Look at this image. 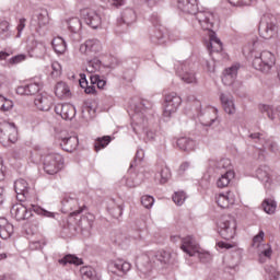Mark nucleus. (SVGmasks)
Listing matches in <instances>:
<instances>
[{"label":"nucleus","mask_w":280,"mask_h":280,"mask_svg":"<svg viewBox=\"0 0 280 280\" xmlns=\"http://www.w3.org/2000/svg\"><path fill=\"white\" fill-rule=\"evenodd\" d=\"M195 16L196 21H198L200 27L210 32L209 34V43L207 45V49L210 54H220L222 51V42L213 32V25L215 23V16L213 12L203 10V11H196L195 13H190Z\"/></svg>","instance_id":"1"},{"label":"nucleus","mask_w":280,"mask_h":280,"mask_svg":"<svg viewBox=\"0 0 280 280\" xmlns=\"http://www.w3.org/2000/svg\"><path fill=\"white\" fill-rule=\"evenodd\" d=\"M31 160L35 164L43 163L44 171L50 176L58 174L65 167V159L58 153L45 154L43 151H34L31 154Z\"/></svg>","instance_id":"2"},{"label":"nucleus","mask_w":280,"mask_h":280,"mask_svg":"<svg viewBox=\"0 0 280 280\" xmlns=\"http://www.w3.org/2000/svg\"><path fill=\"white\" fill-rule=\"evenodd\" d=\"M152 108V103L147 100L138 101L131 110V128L136 135H140L145 131V126H148V118H145V110Z\"/></svg>","instance_id":"3"},{"label":"nucleus","mask_w":280,"mask_h":280,"mask_svg":"<svg viewBox=\"0 0 280 280\" xmlns=\"http://www.w3.org/2000/svg\"><path fill=\"white\" fill-rule=\"evenodd\" d=\"M34 213H38L39 215H45V218H55L54 212L47 211L43 208H39L38 206L28 203H15L11 208V215L12 218H15L18 222H21V220H30Z\"/></svg>","instance_id":"4"},{"label":"nucleus","mask_w":280,"mask_h":280,"mask_svg":"<svg viewBox=\"0 0 280 280\" xmlns=\"http://www.w3.org/2000/svg\"><path fill=\"white\" fill-rule=\"evenodd\" d=\"M180 248L189 257H198L202 264L211 261V254L209 252H200V245L191 236L184 237Z\"/></svg>","instance_id":"5"},{"label":"nucleus","mask_w":280,"mask_h":280,"mask_svg":"<svg viewBox=\"0 0 280 280\" xmlns=\"http://www.w3.org/2000/svg\"><path fill=\"white\" fill-rule=\"evenodd\" d=\"M249 138L256 144V148L260 150V152H270L275 156H280V148L279 143L275 141L272 138H266L264 133H250Z\"/></svg>","instance_id":"6"},{"label":"nucleus","mask_w":280,"mask_h":280,"mask_svg":"<svg viewBox=\"0 0 280 280\" xmlns=\"http://www.w3.org/2000/svg\"><path fill=\"white\" fill-rule=\"evenodd\" d=\"M259 34L261 38L270 40L277 34V20L270 14H265L259 22Z\"/></svg>","instance_id":"7"},{"label":"nucleus","mask_w":280,"mask_h":280,"mask_svg":"<svg viewBox=\"0 0 280 280\" xmlns=\"http://www.w3.org/2000/svg\"><path fill=\"white\" fill-rule=\"evenodd\" d=\"M253 67L256 71L269 73L270 69L275 67V55L268 50L261 51L258 57L254 58Z\"/></svg>","instance_id":"8"},{"label":"nucleus","mask_w":280,"mask_h":280,"mask_svg":"<svg viewBox=\"0 0 280 280\" xmlns=\"http://www.w3.org/2000/svg\"><path fill=\"white\" fill-rule=\"evenodd\" d=\"M236 229L237 223L233 217H222L218 222V232L223 240H233V237H235Z\"/></svg>","instance_id":"9"},{"label":"nucleus","mask_w":280,"mask_h":280,"mask_svg":"<svg viewBox=\"0 0 280 280\" xmlns=\"http://www.w3.org/2000/svg\"><path fill=\"white\" fill-rule=\"evenodd\" d=\"M19 131L12 122L0 124V143H16Z\"/></svg>","instance_id":"10"},{"label":"nucleus","mask_w":280,"mask_h":280,"mask_svg":"<svg viewBox=\"0 0 280 280\" xmlns=\"http://www.w3.org/2000/svg\"><path fill=\"white\" fill-rule=\"evenodd\" d=\"M265 235L266 233L260 230L259 233L253 238V246L258 248L260 264L266 261L262 257H267V259L272 257V246H270V244H261L264 242Z\"/></svg>","instance_id":"11"},{"label":"nucleus","mask_w":280,"mask_h":280,"mask_svg":"<svg viewBox=\"0 0 280 280\" xmlns=\"http://www.w3.org/2000/svg\"><path fill=\"white\" fill-rule=\"evenodd\" d=\"M182 103L183 98H180L176 92L166 94L164 98L163 116L167 118L172 117V115L178 110V106H180Z\"/></svg>","instance_id":"12"},{"label":"nucleus","mask_w":280,"mask_h":280,"mask_svg":"<svg viewBox=\"0 0 280 280\" xmlns=\"http://www.w3.org/2000/svg\"><path fill=\"white\" fill-rule=\"evenodd\" d=\"M84 203L80 205V200L75 196L68 195L62 200V209L71 217L80 215L84 211Z\"/></svg>","instance_id":"13"},{"label":"nucleus","mask_w":280,"mask_h":280,"mask_svg":"<svg viewBox=\"0 0 280 280\" xmlns=\"http://www.w3.org/2000/svg\"><path fill=\"white\" fill-rule=\"evenodd\" d=\"M31 25H34L37 34H40V27L49 25V12L46 9L35 11L31 20Z\"/></svg>","instance_id":"14"},{"label":"nucleus","mask_w":280,"mask_h":280,"mask_svg":"<svg viewBox=\"0 0 280 280\" xmlns=\"http://www.w3.org/2000/svg\"><path fill=\"white\" fill-rule=\"evenodd\" d=\"M81 16L84 19L86 25H90L92 30H97L102 27V16L100 13L92 9H84L81 11Z\"/></svg>","instance_id":"15"},{"label":"nucleus","mask_w":280,"mask_h":280,"mask_svg":"<svg viewBox=\"0 0 280 280\" xmlns=\"http://www.w3.org/2000/svg\"><path fill=\"white\" fill-rule=\"evenodd\" d=\"M80 52L84 54V56H95L102 51V42L97 38L88 39L84 44L80 46Z\"/></svg>","instance_id":"16"},{"label":"nucleus","mask_w":280,"mask_h":280,"mask_svg":"<svg viewBox=\"0 0 280 280\" xmlns=\"http://www.w3.org/2000/svg\"><path fill=\"white\" fill-rule=\"evenodd\" d=\"M176 75H178V78H180V80L186 84H196L198 82V79H196V72L190 70L187 63H182L176 69Z\"/></svg>","instance_id":"17"},{"label":"nucleus","mask_w":280,"mask_h":280,"mask_svg":"<svg viewBox=\"0 0 280 280\" xmlns=\"http://www.w3.org/2000/svg\"><path fill=\"white\" fill-rule=\"evenodd\" d=\"M130 262L119 260H110L107 265L108 272L113 275H126L130 270Z\"/></svg>","instance_id":"18"},{"label":"nucleus","mask_w":280,"mask_h":280,"mask_svg":"<svg viewBox=\"0 0 280 280\" xmlns=\"http://www.w3.org/2000/svg\"><path fill=\"white\" fill-rule=\"evenodd\" d=\"M56 115H60L61 119L71 121L75 117V107L71 104H58L55 106Z\"/></svg>","instance_id":"19"},{"label":"nucleus","mask_w":280,"mask_h":280,"mask_svg":"<svg viewBox=\"0 0 280 280\" xmlns=\"http://www.w3.org/2000/svg\"><path fill=\"white\" fill-rule=\"evenodd\" d=\"M240 71V63H235L226 68L223 72L222 82L225 86H231L237 80V72Z\"/></svg>","instance_id":"20"},{"label":"nucleus","mask_w":280,"mask_h":280,"mask_svg":"<svg viewBox=\"0 0 280 280\" xmlns=\"http://www.w3.org/2000/svg\"><path fill=\"white\" fill-rule=\"evenodd\" d=\"M34 104L38 110H50L51 104H54V97L47 93H42L35 97Z\"/></svg>","instance_id":"21"},{"label":"nucleus","mask_w":280,"mask_h":280,"mask_svg":"<svg viewBox=\"0 0 280 280\" xmlns=\"http://www.w3.org/2000/svg\"><path fill=\"white\" fill-rule=\"evenodd\" d=\"M217 203L221 209H229L232 205H235V195L231 191L221 192L217 196Z\"/></svg>","instance_id":"22"},{"label":"nucleus","mask_w":280,"mask_h":280,"mask_svg":"<svg viewBox=\"0 0 280 280\" xmlns=\"http://www.w3.org/2000/svg\"><path fill=\"white\" fill-rule=\"evenodd\" d=\"M177 8L186 14L198 12V0H177Z\"/></svg>","instance_id":"23"},{"label":"nucleus","mask_w":280,"mask_h":280,"mask_svg":"<svg viewBox=\"0 0 280 280\" xmlns=\"http://www.w3.org/2000/svg\"><path fill=\"white\" fill-rule=\"evenodd\" d=\"M43 89L39 82H31L26 85H21L16 89L18 95H36Z\"/></svg>","instance_id":"24"},{"label":"nucleus","mask_w":280,"mask_h":280,"mask_svg":"<svg viewBox=\"0 0 280 280\" xmlns=\"http://www.w3.org/2000/svg\"><path fill=\"white\" fill-rule=\"evenodd\" d=\"M256 178L260 180L265 187H270L272 185V177L270 175V167L268 166H260L256 170Z\"/></svg>","instance_id":"25"},{"label":"nucleus","mask_w":280,"mask_h":280,"mask_svg":"<svg viewBox=\"0 0 280 280\" xmlns=\"http://www.w3.org/2000/svg\"><path fill=\"white\" fill-rule=\"evenodd\" d=\"M150 40L153 45H165L167 43V35L163 26L156 27L150 35Z\"/></svg>","instance_id":"26"},{"label":"nucleus","mask_w":280,"mask_h":280,"mask_svg":"<svg viewBox=\"0 0 280 280\" xmlns=\"http://www.w3.org/2000/svg\"><path fill=\"white\" fill-rule=\"evenodd\" d=\"M14 233V225L8 222V219L0 218V237L2 240H10Z\"/></svg>","instance_id":"27"},{"label":"nucleus","mask_w":280,"mask_h":280,"mask_svg":"<svg viewBox=\"0 0 280 280\" xmlns=\"http://www.w3.org/2000/svg\"><path fill=\"white\" fill-rule=\"evenodd\" d=\"M95 222V215L93 213H88L81 217L78 222V226L81 231H85V233H91V229H93V224Z\"/></svg>","instance_id":"28"},{"label":"nucleus","mask_w":280,"mask_h":280,"mask_svg":"<svg viewBox=\"0 0 280 280\" xmlns=\"http://www.w3.org/2000/svg\"><path fill=\"white\" fill-rule=\"evenodd\" d=\"M220 101H221L224 112L228 113V115H234L235 103L233 102V96H231L229 94L221 93Z\"/></svg>","instance_id":"29"},{"label":"nucleus","mask_w":280,"mask_h":280,"mask_svg":"<svg viewBox=\"0 0 280 280\" xmlns=\"http://www.w3.org/2000/svg\"><path fill=\"white\" fill-rule=\"evenodd\" d=\"M55 95L59 100H69L71 97V88L62 81L58 82L55 86Z\"/></svg>","instance_id":"30"},{"label":"nucleus","mask_w":280,"mask_h":280,"mask_svg":"<svg viewBox=\"0 0 280 280\" xmlns=\"http://www.w3.org/2000/svg\"><path fill=\"white\" fill-rule=\"evenodd\" d=\"M14 189L15 194L19 196H22L23 198H27L30 196V184H27V180L20 178L14 182Z\"/></svg>","instance_id":"31"},{"label":"nucleus","mask_w":280,"mask_h":280,"mask_svg":"<svg viewBox=\"0 0 280 280\" xmlns=\"http://www.w3.org/2000/svg\"><path fill=\"white\" fill-rule=\"evenodd\" d=\"M235 178V172L233 170L225 171V173L221 174V176L217 179V187L219 189H224V187H229L231 180Z\"/></svg>","instance_id":"32"},{"label":"nucleus","mask_w":280,"mask_h":280,"mask_svg":"<svg viewBox=\"0 0 280 280\" xmlns=\"http://www.w3.org/2000/svg\"><path fill=\"white\" fill-rule=\"evenodd\" d=\"M78 143H79L78 137L71 136L68 138H62L60 145L62 150H65L66 152H73L74 150L78 149Z\"/></svg>","instance_id":"33"},{"label":"nucleus","mask_w":280,"mask_h":280,"mask_svg":"<svg viewBox=\"0 0 280 280\" xmlns=\"http://www.w3.org/2000/svg\"><path fill=\"white\" fill-rule=\"evenodd\" d=\"M120 21L125 25H132V23H137V11L132 8L125 9L121 12Z\"/></svg>","instance_id":"34"},{"label":"nucleus","mask_w":280,"mask_h":280,"mask_svg":"<svg viewBox=\"0 0 280 280\" xmlns=\"http://www.w3.org/2000/svg\"><path fill=\"white\" fill-rule=\"evenodd\" d=\"M177 148H179V150H183L184 152H191L196 150V141L190 138H179L177 140Z\"/></svg>","instance_id":"35"},{"label":"nucleus","mask_w":280,"mask_h":280,"mask_svg":"<svg viewBox=\"0 0 280 280\" xmlns=\"http://www.w3.org/2000/svg\"><path fill=\"white\" fill-rule=\"evenodd\" d=\"M154 257L156 261H160L164 266L172 264V252L170 250L161 249L155 253Z\"/></svg>","instance_id":"36"},{"label":"nucleus","mask_w":280,"mask_h":280,"mask_svg":"<svg viewBox=\"0 0 280 280\" xmlns=\"http://www.w3.org/2000/svg\"><path fill=\"white\" fill-rule=\"evenodd\" d=\"M52 49L56 51V54H65L67 51V42L62 37H56L51 42Z\"/></svg>","instance_id":"37"},{"label":"nucleus","mask_w":280,"mask_h":280,"mask_svg":"<svg viewBox=\"0 0 280 280\" xmlns=\"http://www.w3.org/2000/svg\"><path fill=\"white\" fill-rule=\"evenodd\" d=\"M137 268L143 275H148L152 270V264L148 262V256H142L140 259L137 260Z\"/></svg>","instance_id":"38"},{"label":"nucleus","mask_w":280,"mask_h":280,"mask_svg":"<svg viewBox=\"0 0 280 280\" xmlns=\"http://www.w3.org/2000/svg\"><path fill=\"white\" fill-rule=\"evenodd\" d=\"M61 266H67V264H73L74 266H82L84 264L81 258L75 255L68 254L63 258L58 260Z\"/></svg>","instance_id":"39"},{"label":"nucleus","mask_w":280,"mask_h":280,"mask_svg":"<svg viewBox=\"0 0 280 280\" xmlns=\"http://www.w3.org/2000/svg\"><path fill=\"white\" fill-rule=\"evenodd\" d=\"M79 84L81 89H84L86 95H95V84L91 83V85H89V81H86V74H81Z\"/></svg>","instance_id":"40"},{"label":"nucleus","mask_w":280,"mask_h":280,"mask_svg":"<svg viewBox=\"0 0 280 280\" xmlns=\"http://www.w3.org/2000/svg\"><path fill=\"white\" fill-rule=\"evenodd\" d=\"M210 165L215 167V170H225V172H229V170H231V160L223 158L219 161H211Z\"/></svg>","instance_id":"41"},{"label":"nucleus","mask_w":280,"mask_h":280,"mask_svg":"<svg viewBox=\"0 0 280 280\" xmlns=\"http://www.w3.org/2000/svg\"><path fill=\"white\" fill-rule=\"evenodd\" d=\"M155 178L160 179L161 185H165L172 178V173L170 172V167L163 166L156 174Z\"/></svg>","instance_id":"42"},{"label":"nucleus","mask_w":280,"mask_h":280,"mask_svg":"<svg viewBox=\"0 0 280 280\" xmlns=\"http://www.w3.org/2000/svg\"><path fill=\"white\" fill-rule=\"evenodd\" d=\"M261 207L265 211V213H268V215H272L277 211V201L273 199H265L261 203Z\"/></svg>","instance_id":"43"},{"label":"nucleus","mask_w":280,"mask_h":280,"mask_svg":"<svg viewBox=\"0 0 280 280\" xmlns=\"http://www.w3.org/2000/svg\"><path fill=\"white\" fill-rule=\"evenodd\" d=\"M68 27L72 34H80L82 32V22L78 18H72L68 21Z\"/></svg>","instance_id":"44"},{"label":"nucleus","mask_w":280,"mask_h":280,"mask_svg":"<svg viewBox=\"0 0 280 280\" xmlns=\"http://www.w3.org/2000/svg\"><path fill=\"white\" fill-rule=\"evenodd\" d=\"M80 272L83 280H97V273L92 267H82Z\"/></svg>","instance_id":"45"},{"label":"nucleus","mask_w":280,"mask_h":280,"mask_svg":"<svg viewBox=\"0 0 280 280\" xmlns=\"http://www.w3.org/2000/svg\"><path fill=\"white\" fill-rule=\"evenodd\" d=\"M12 36V32H10V23L8 21L0 22V38L2 40H8Z\"/></svg>","instance_id":"46"},{"label":"nucleus","mask_w":280,"mask_h":280,"mask_svg":"<svg viewBox=\"0 0 280 280\" xmlns=\"http://www.w3.org/2000/svg\"><path fill=\"white\" fill-rule=\"evenodd\" d=\"M139 175L133 174L130 177H124L122 183L129 188L139 187L141 185V178H138Z\"/></svg>","instance_id":"47"},{"label":"nucleus","mask_w":280,"mask_h":280,"mask_svg":"<svg viewBox=\"0 0 280 280\" xmlns=\"http://www.w3.org/2000/svg\"><path fill=\"white\" fill-rule=\"evenodd\" d=\"M110 143V137L109 136H104L101 138H97L94 143V148L96 152H100V150H103V148H106Z\"/></svg>","instance_id":"48"},{"label":"nucleus","mask_w":280,"mask_h":280,"mask_svg":"<svg viewBox=\"0 0 280 280\" xmlns=\"http://www.w3.org/2000/svg\"><path fill=\"white\" fill-rule=\"evenodd\" d=\"M102 69V61L100 59H92L88 62L86 71L88 73H95Z\"/></svg>","instance_id":"49"},{"label":"nucleus","mask_w":280,"mask_h":280,"mask_svg":"<svg viewBox=\"0 0 280 280\" xmlns=\"http://www.w3.org/2000/svg\"><path fill=\"white\" fill-rule=\"evenodd\" d=\"M13 107L14 103L0 94V110L7 113V110H12Z\"/></svg>","instance_id":"50"},{"label":"nucleus","mask_w":280,"mask_h":280,"mask_svg":"<svg viewBox=\"0 0 280 280\" xmlns=\"http://www.w3.org/2000/svg\"><path fill=\"white\" fill-rule=\"evenodd\" d=\"M91 84H96L97 89H104L106 86V80L102 79L98 74L90 75Z\"/></svg>","instance_id":"51"},{"label":"nucleus","mask_w":280,"mask_h":280,"mask_svg":"<svg viewBox=\"0 0 280 280\" xmlns=\"http://www.w3.org/2000/svg\"><path fill=\"white\" fill-rule=\"evenodd\" d=\"M185 200H187V195H185V191H176L173 195V202H175V205H177L178 207L185 205Z\"/></svg>","instance_id":"52"},{"label":"nucleus","mask_w":280,"mask_h":280,"mask_svg":"<svg viewBox=\"0 0 280 280\" xmlns=\"http://www.w3.org/2000/svg\"><path fill=\"white\" fill-rule=\"evenodd\" d=\"M261 113L265 115V117H268L269 119H275V108L270 105H262Z\"/></svg>","instance_id":"53"},{"label":"nucleus","mask_w":280,"mask_h":280,"mask_svg":"<svg viewBox=\"0 0 280 280\" xmlns=\"http://www.w3.org/2000/svg\"><path fill=\"white\" fill-rule=\"evenodd\" d=\"M141 203L145 209H151V207L154 205V197L150 195H144L141 198Z\"/></svg>","instance_id":"54"},{"label":"nucleus","mask_w":280,"mask_h":280,"mask_svg":"<svg viewBox=\"0 0 280 280\" xmlns=\"http://www.w3.org/2000/svg\"><path fill=\"white\" fill-rule=\"evenodd\" d=\"M105 5H112V8H121L126 4V0H101Z\"/></svg>","instance_id":"55"},{"label":"nucleus","mask_w":280,"mask_h":280,"mask_svg":"<svg viewBox=\"0 0 280 280\" xmlns=\"http://www.w3.org/2000/svg\"><path fill=\"white\" fill-rule=\"evenodd\" d=\"M145 159V151L143 149H138L135 156V162L130 164V167L137 165V163H141Z\"/></svg>","instance_id":"56"},{"label":"nucleus","mask_w":280,"mask_h":280,"mask_svg":"<svg viewBox=\"0 0 280 280\" xmlns=\"http://www.w3.org/2000/svg\"><path fill=\"white\" fill-rule=\"evenodd\" d=\"M51 69H52L51 74H52L55 78H58V75H60V73H62V66H61L60 62H58V61H54V62L51 63Z\"/></svg>","instance_id":"57"},{"label":"nucleus","mask_w":280,"mask_h":280,"mask_svg":"<svg viewBox=\"0 0 280 280\" xmlns=\"http://www.w3.org/2000/svg\"><path fill=\"white\" fill-rule=\"evenodd\" d=\"M266 272H268L270 280H278L280 277V272L275 267H267Z\"/></svg>","instance_id":"58"},{"label":"nucleus","mask_w":280,"mask_h":280,"mask_svg":"<svg viewBox=\"0 0 280 280\" xmlns=\"http://www.w3.org/2000/svg\"><path fill=\"white\" fill-rule=\"evenodd\" d=\"M27 20L25 19H20L19 20V24L16 26V30H18V34H16V38H21L22 34H23V31L25 30V23H26Z\"/></svg>","instance_id":"59"},{"label":"nucleus","mask_w":280,"mask_h":280,"mask_svg":"<svg viewBox=\"0 0 280 280\" xmlns=\"http://www.w3.org/2000/svg\"><path fill=\"white\" fill-rule=\"evenodd\" d=\"M150 21H151L153 27H163V25H161V18L159 16V14L153 13L150 16Z\"/></svg>","instance_id":"60"},{"label":"nucleus","mask_w":280,"mask_h":280,"mask_svg":"<svg viewBox=\"0 0 280 280\" xmlns=\"http://www.w3.org/2000/svg\"><path fill=\"white\" fill-rule=\"evenodd\" d=\"M231 5H250L253 0H228Z\"/></svg>","instance_id":"61"},{"label":"nucleus","mask_w":280,"mask_h":280,"mask_svg":"<svg viewBox=\"0 0 280 280\" xmlns=\"http://www.w3.org/2000/svg\"><path fill=\"white\" fill-rule=\"evenodd\" d=\"M25 60V55H16L12 57L9 62L10 65H19V62H23Z\"/></svg>","instance_id":"62"},{"label":"nucleus","mask_w":280,"mask_h":280,"mask_svg":"<svg viewBox=\"0 0 280 280\" xmlns=\"http://www.w3.org/2000/svg\"><path fill=\"white\" fill-rule=\"evenodd\" d=\"M155 138H156V131L152 129H147L145 141H154Z\"/></svg>","instance_id":"63"},{"label":"nucleus","mask_w":280,"mask_h":280,"mask_svg":"<svg viewBox=\"0 0 280 280\" xmlns=\"http://www.w3.org/2000/svg\"><path fill=\"white\" fill-rule=\"evenodd\" d=\"M39 49V54H45L47 51V46H45V43L40 42L35 46V50Z\"/></svg>","instance_id":"64"}]
</instances>
